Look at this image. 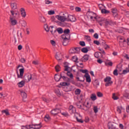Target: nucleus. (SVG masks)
Masks as SVG:
<instances>
[{"label": "nucleus", "instance_id": "19", "mask_svg": "<svg viewBox=\"0 0 129 129\" xmlns=\"http://www.w3.org/2000/svg\"><path fill=\"white\" fill-rule=\"evenodd\" d=\"M94 56H95V58H97V59H99V58H100V56H101V52H96L94 53Z\"/></svg>", "mask_w": 129, "mask_h": 129}, {"label": "nucleus", "instance_id": "27", "mask_svg": "<svg viewBox=\"0 0 129 129\" xmlns=\"http://www.w3.org/2000/svg\"><path fill=\"white\" fill-rule=\"evenodd\" d=\"M60 85L61 86H69L70 85V83L67 82H61L60 83Z\"/></svg>", "mask_w": 129, "mask_h": 129}, {"label": "nucleus", "instance_id": "30", "mask_svg": "<svg viewBox=\"0 0 129 129\" xmlns=\"http://www.w3.org/2000/svg\"><path fill=\"white\" fill-rule=\"evenodd\" d=\"M42 100L43 101H44V102L48 103V102H50V101H51V100L50 98H42Z\"/></svg>", "mask_w": 129, "mask_h": 129}, {"label": "nucleus", "instance_id": "60", "mask_svg": "<svg viewBox=\"0 0 129 129\" xmlns=\"http://www.w3.org/2000/svg\"><path fill=\"white\" fill-rule=\"evenodd\" d=\"M50 43L51 45H52V46H56V42H55V41L53 40H50Z\"/></svg>", "mask_w": 129, "mask_h": 129}, {"label": "nucleus", "instance_id": "32", "mask_svg": "<svg viewBox=\"0 0 129 129\" xmlns=\"http://www.w3.org/2000/svg\"><path fill=\"white\" fill-rule=\"evenodd\" d=\"M54 79L55 81H60V79H61V77H59V76H57V74H55L54 76Z\"/></svg>", "mask_w": 129, "mask_h": 129}, {"label": "nucleus", "instance_id": "59", "mask_svg": "<svg viewBox=\"0 0 129 129\" xmlns=\"http://www.w3.org/2000/svg\"><path fill=\"white\" fill-rule=\"evenodd\" d=\"M75 10L76 12H81V8H80V7H76Z\"/></svg>", "mask_w": 129, "mask_h": 129}, {"label": "nucleus", "instance_id": "10", "mask_svg": "<svg viewBox=\"0 0 129 129\" xmlns=\"http://www.w3.org/2000/svg\"><path fill=\"white\" fill-rule=\"evenodd\" d=\"M76 21V18L73 15H68V18H67V22H75Z\"/></svg>", "mask_w": 129, "mask_h": 129}, {"label": "nucleus", "instance_id": "45", "mask_svg": "<svg viewBox=\"0 0 129 129\" xmlns=\"http://www.w3.org/2000/svg\"><path fill=\"white\" fill-rule=\"evenodd\" d=\"M78 60V58L76 56H74L72 57V60L74 62H77V60Z\"/></svg>", "mask_w": 129, "mask_h": 129}, {"label": "nucleus", "instance_id": "23", "mask_svg": "<svg viewBox=\"0 0 129 129\" xmlns=\"http://www.w3.org/2000/svg\"><path fill=\"white\" fill-rule=\"evenodd\" d=\"M56 31L58 32V34H62V33H63V29L61 28H57L56 30L54 31V33H56Z\"/></svg>", "mask_w": 129, "mask_h": 129}, {"label": "nucleus", "instance_id": "2", "mask_svg": "<svg viewBox=\"0 0 129 129\" xmlns=\"http://www.w3.org/2000/svg\"><path fill=\"white\" fill-rule=\"evenodd\" d=\"M99 22H104L106 27L108 26V25H110V26H113V25H115V22H114L110 20L106 19L105 18H102L101 20L99 21Z\"/></svg>", "mask_w": 129, "mask_h": 129}, {"label": "nucleus", "instance_id": "47", "mask_svg": "<svg viewBox=\"0 0 129 129\" xmlns=\"http://www.w3.org/2000/svg\"><path fill=\"white\" fill-rule=\"evenodd\" d=\"M112 98L114 100H117L118 99V97L115 96V93L112 94Z\"/></svg>", "mask_w": 129, "mask_h": 129}, {"label": "nucleus", "instance_id": "17", "mask_svg": "<svg viewBox=\"0 0 129 129\" xmlns=\"http://www.w3.org/2000/svg\"><path fill=\"white\" fill-rule=\"evenodd\" d=\"M20 12H21V15L22 18H26V16H27V14H26V11H25V9L24 8L20 9Z\"/></svg>", "mask_w": 129, "mask_h": 129}, {"label": "nucleus", "instance_id": "34", "mask_svg": "<svg viewBox=\"0 0 129 129\" xmlns=\"http://www.w3.org/2000/svg\"><path fill=\"white\" fill-rule=\"evenodd\" d=\"M75 49L76 53L79 54V53H80V50L81 49V47H75Z\"/></svg>", "mask_w": 129, "mask_h": 129}, {"label": "nucleus", "instance_id": "37", "mask_svg": "<svg viewBox=\"0 0 129 129\" xmlns=\"http://www.w3.org/2000/svg\"><path fill=\"white\" fill-rule=\"evenodd\" d=\"M60 69L61 67H60V66H59L58 64L55 67V71L56 72H59L60 71Z\"/></svg>", "mask_w": 129, "mask_h": 129}, {"label": "nucleus", "instance_id": "61", "mask_svg": "<svg viewBox=\"0 0 129 129\" xmlns=\"http://www.w3.org/2000/svg\"><path fill=\"white\" fill-rule=\"evenodd\" d=\"M94 44H96V45H100V42L98 41V40H94Z\"/></svg>", "mask_w": 129, "mask_h": 129}, {"label": "nucleus", "instance_id": "21", "mask_svg": "<svg viewBox=\"0 0 129 129\" xmlns=\"http://www.w3.org/2000/svg\"><path fill=\"white\" fill-rule=\"evenodd\" d=\"M90 98L91 99H92V100H93V101H94L95 100H96V99H97V98L96 97V95H95V94H91Z\"/></svg>", "mask_w": 129, "mask_h": 129}, {"label": "nucleus", "instance_id": "39", "mask_svg": "<svg viewBox=\"0 0 129 129\" xmlns=\"http://www.w3.org/2000/svg\"><path fill=\"white\" fill-rule=\"evenodd\" d=\"M67 74L68 76H69L70 78H71V79H73V74L71 73V72H68Z\"/></svg>", "mask_w": 129, "mask_h": 129}, {"label": "nucleus", "instance_id": "33", "mask_svg": "<svg viewBox=\"0 0 129 129\" xmlns=\"http://www.w3.org/2000/svg\"><path fill=\"white\" fill-rule=\"evenodd\" d=\"M123 109L122 106H118L117 107V111L119 112V113H121V110Z\"/></svg>", "mask_w": 129, "mask_h": 129}, {"label": "nucleus", "instance_id": "12", "mask_svg": "<svg viewBox=\"0 0 129 129\" xmlns=\"http://www.w3.org/2000/svg\"><path fill=\"white\" fill-rule=\"evenodd\" d=\"M21 95L23 98V101H25V99H26V98H27V93L25 92V91H24V90H19Z\"/></svg>", "mask_w": 129, "mask_h": 129}, {"label": "nucleus", "instance_id": "40", "mask_svg": "<svg viewBox=\"0 0 129 129\" xmlns=\"http://www.w3.org/2000/svg\"><path fill=\"white\" fill-rule=\"evenodd\" d=\"M100 44L101 45H102V46H106V47H108V45L105 44V41H104V40H101L100 41Z\"/></svg>", "mask_w": 129, "mask_h": 129}, {"label": "nucleus", "instance_id": "9", "mask_svg": "<svg viewBox=\"0 0 129 129\" xmlns=\"http://www.w3.org/2000/svg\"><path fill=\"white\" fill-rule=\"evenodd\" d=\"M75 116L78 122H81V123H83V120L82 119L81 116L78 113H76L75 114Z\"/></svg>", "mask_w": 129, "mask_h": 129}, {"label": "nucleus", "instance_id": "58", "mask_svg": "<svg viewBox=\"0 0 129 129\" xmlns=\"http://www.w3.org/2000/svg\"><path fill=\"white\" fill-rule=\"evenodd\" d=\"M113 74L115 76H117V75H118V73H117V70H115L113 71Z\"/></svg>", "mask_w": 129, "mask_h": 129}, {"label": "nucleus", "instance_id": "3", "mask_svg": "<svg viewBox=\"0 0 129 129\" xmlns=\"http://www.w3.org/2000/svg\"><path fill=\"white\" fill-rule=\"evenodd\" d=\"M104 82H105V86L107 87L108 86H111L113 82L111 81V78L110 77H107L104 80Z\"/></svg>", "mask_w": 129, "mask_h": 129}, {"label": "nucleus", "instance_id": "46", "mask_svg": "<svg viewBox=\"0 0 129 129\" xmlns=\"http://www.w3.org/2000/svg\"><path fill=\"white\" fill-rule=\"evenodd\" d=\"M97 96L98 97H102V96H103V94L100 92H98L97 93Z\"/></svg>", "mask_w": 129, "mask_h": 129}, {"label": "nucleus", "instance_id": "36", "mask_svg": "<svg viewBox=\"0 0 129 129\" xmlns=\"http://www.w3.org/2000/svg\"><path fill=\"white\" fill-rule=\"evenodd\" d=\"M21 25L22 27H24V28L26 27V26H27V22L25 21H22L21 22Z\"/></svg>", "mask_w": 129, "mask_h": 129}, {"label": "nucleus", "instance_id": "48", "mask_svg": "<svg viewBox=\"0 0 129 129\" xmlns=\"http://www.w3.org/2000/svg\"><path fill=\"white\" fill-rule=\"evenodd\" d=\"M60 78H62L64 81H67V79L68 78L67 77H65L64 76H62V74H60Z\"/></svg>", "mask_w": 129, "mask_h": 129}, {"label": "nucleus", "instance_id": "43", "mask_svg": "<svg viewBox=\"0 0 129 129\" xmlns=\"http://www.w3.org/2000/svg\"><path fill=\"white\" fill-rule=\"evenodd\" d=\"M76 105H77L78 108H81L82 105H81V102L80 101L77 102L76 103Z\"/></svg>", "mask_w": 129, "mask_h": 129}, {"label": "nucleus", "instance_id": "31", "mask_svg": "<svg viewBox=\"0 0 129 129\" xmlns=\"http://www.w3.org/2000/svg\"><path fill=\"white\" fill-rule=\"evenodd\" d=\"M117 10L116 9H112V13H113V16L115 17L117 16Z\"/></svg>", "mask_w": 129, "mask_h": 129}, {"label": "nucleus", "instance_id": "56", "mask_svg": "<svg viewBox=\"0 0 129 129\" xmlns=\"http://www.w3.org/2000/svg\"><path fill=\"white\" fill-rule=\"evenodd\" d=\"M48 15H54V14H55V11L53 10H50L48 12Z\"/></svg>", "mask_w": 129, "mask_h": 129}, {"label": "nucleus", "instance_id": "50", "mask_svg": "<svg viewBox=\"0 0 129 129\" xmlns=\"http://www.w3.org/2000/svg\"><path fill=\"white\" fill-rule=\"evenodd\" d=\"M80 71L82 73H85V74H88V70H80Z\"/></svg>", "mask_w": 129, "mask_h": 129}, {"label": "nucleus", "instance_id": "51", "mask_svg": "<svg viewBox=\"0 0 129 129\" xmlns=\"http://www.w3.org/2000/svg\"><path fill=\"white\" fill-rule=\"evenodd\" d=\"M32 64L34 65H38L39 64V60H33L32 61Z\"/></svg>", "mask_w": 129, "mask_h": 129}, {"label": "nucleus", "instance_id": "35", "mask_svg": "<svg viewBox=\"0 0 129 129\" xmlns=\"http://www.w3.org/2000/svg\"><path fill=\"white\" fill-rule=\"evenodd\" d=\"M67 82H71V83H72L73 84H74L75 83V82H74V81L73 80V79H71V78H68L67 80Z\"/></svg>", "mask_w": 129, "mask_h": 129}, {"label": "nucleus", "instance_id": "49", "mask_svg": "<svg viewBox=\"0 0 129 129\" xmlns=\"http://www.w3.org/2000/svg\"><path fill=\"white\" fill-rule=\"evenodd\" d=\"M75 50V47L71 48L70 50L71 54H76Z\"/></svg>", "mask_w": 129, "mask_h": 129}, {"label": "nucleus", "instance_id": "29", "mask_svg": "<svg viewBox=\"0 0 129 129\" xmlns=\"http://www.w3.org/2000/svg\"><path fill=\"white\" fill-rule=\"evenodd\" d=\"M2 113H5L6 115H10V112L8 109L3 110L2 111Z\"/></svg>", "mask_w": 129, "mask_h": 129}, {"label": "nucleus", "instance_id": "5", "mask_svg": "<svg viewBox=\"0 0 129 129\" xmlns=\"http://www.w3.org/2000/svg\"><path fill=\"white\" fill-rule=\"evenodd\" d=\"M108 127L109 129H118L117 128V124L113 122H110L108 123Z\"/></svg>", "mask_w": 129, "mask_h": 129}, {"label": "nucleus", "instance_id": "63", "mask_svg": "<svg viewBox=\"0 0 129 129\" xmlns=\"http://www.w3.org/2000/svg\"><path fill=\"white\" fill-rule=\"evenodd\" d=\"M124 97H125L126 98H129V94L128 93H125L123 95Z\"/></svg>", "mask_w": 129, "mask_h": 129}, {"label": "nucleus", "instance_id": "54", "mask_svg": "<svg viewBox=\"0 0 129 129\" xmlns=\"http://www.w3.org/2000/svg\"><path fill=\"white\" fill-rule=\"evenodd\" d=\"M76 79L78 80V81H80V82H84V78H83V80H80V78L79 77H76Z\"/></svg>", "mask_w": 129, "mask_h": 129}, {"label": "nucleus", "instance_id": "14", "mask_svg": "<svg viewBox=\"0 0 129 129\" xmlns=\"http://www.w3.org/2000/svg\"><path fill=\"white\" fill-rule=\"evenodd\" d=\"M59 112H61V110L59 108L54 109L51 111V113L53 115H56V114H58Z\"/></svg>", "mask_w": 129, "mask_h": 129}, {"label": "nucleus", "instance_id": "24", "mask_svg": "<svg viewBox=\"0 0 129 129\" xmlns=\"http://www.w3.org/2000/svg\"><path fill=\"white\" fill-rule=\"evenodd\" d=\"M83 106H85V107H86L87 109L86 110H88V109H89L90 107H91V105H89V102L87 103V105H85V103L83 104Z\"/></svg>", "mask_w": 129, "mask_h": 129}, {"label": "nucleus", "instance_id": "26", "mask_svg": "<svg viewBox=\"0 0 129 129\" xmlns=\"http://www.w3.org/2000/svg\"><path fill=\"white\" fill-rule=\"evenodd\" d=\"M61 55V53H59L58 52H57L55 54V58L56 59V60H61V57H60Z\"/></svg>", "mask_w": 129, "mask_h": 129}, {"label": "nucleus", "instance_id": "13", "mask_svg": "<svg viewBox=\"0 0 129 129\" xmlns=\"http://www.w3.org/2000/svg\"><path fill=\"white\" fill-rule=\"evenodd\" d=\"M15 19L16 18H13V17H10L11 25H12V26H16V25L18 24V21H17V20Z\"/></svg>", "mask_w": 129, "mask_h": 129}, {"label": "nucleus", "instance_id": "25", "mask_svg": "<svg viewBox=\"0 0 129 129\" xmlns=\"http://www.w3.org/2000/svg\"><path fill=\"white\" fill-rule=\"evenodd\" d=\"M44 120L45 121H49V120H51V117H50V116L49 115H46L44 117Z\"/></svg>", "mask_w": 129, "mask_h": 129}, {"label": "nucleus", "instance_id": "6", "mask_svg": "<svg viewBox=\"0 0 129 129\" xmlns=\"http://www.w3.org/2000/svg\"><path fill=\"white\" fill-rule=\"evenodd\" d=\"M61 39H62V45L63 46H67L69 43V40H70V37H66L64 36H61Z\"/></svg>", "mask_w": 129, "mask_h": 129}, {"label": "nucleus", "instance_id": "1", "mask_svg": "<svg viewBox=\"0 0 129 129\" xmlns=\"http://www.w3.org/2000/svg\"><path fill=\"white\" fill-rule=\"evenodd\" d=\"M20 74H19V72L17 71V78H23V80L25 82H30L31 80H34L31 74H26L24 76V72H25V69L22 68L19 70Z\"/></svg>", "mask_w": 129, "mask_h": 129}, {"label": "nucleus", "instance_id": "52", "mask_svg": "<svg viewBox=\"0 0 129 129\" xmlns=\"http://www.w3.org/2000/svg\"><path fill=\"white\" fill-rule=\"evenodd\" d=\"M20 62H21V63H26V59H25V58H21L20 60H19Z\"/></svg>", "mask_w": 129, "mask_h": 129}, {"label": "nucleus", "instance_id": "18", "mask_svg": "<svg viewBox=\"0 0 129 129\" xmlns=\"http://www.w3.org/2000/svg\"><path fill=\"white\" fill-rule=\"evenodd\" d=\"M25 82H26L24 80H23L18 83L17 84L18 87H20V88H21L22 87H24V86H25Z\"/></svg>", "mask_w": 129, "mask_h": 129}, {"label": "nucleus", "instance_id": "42", "mask_svg": "<svg viewBox=\"0 0 129 129\" xmlns=\"http://www.w3.org/2000/svg\"><path fill=\"white\" fill-rule=\"evenodd\" d=\"M128 72H129V69L126 68L125 70H123L122 74H126Z\"/></svg>", "mask_w": 129, "mask_h": 129}, {"label": "nucleus", "instance_id": "22", "mask_svg": "<svg viewBox=\"0 0 129 129\" xmlns=\"http://www.w3.org/2000/svg\"><path fill=\"white\" fill-rule=\"evenodd\" d=\"M84 62H86V61H88V59H89V55L88 54H85L83 57Z\"/></svg>", "mask_w": 129, "mask_h": 129}, {"label": "nucleus", "instance_id": "28", "mask_svg": "<svg viewBox=\"0 0 129 129\" xmlns=\"http://www.w3.org/2000/svg\"><path fill=\"white\" fill-rule=\"evenodd\" d=\"M69 109H70V111H71V112H73V113H74V112H75L76 111L75 108H74L73 106H70L69 107Z\"/></svg>", "mask_w": 129, "mask_h": 129}, {"label": "nucleus", "instance_id": "64", "mask_svg": "<svg viewBox=\"0 0 129 129\" xmlns=\"http://www.w3.org/2000/svg\"><path fill=\"white\" fill-rule=\"evenodd\" d=\"M94 38H95V39H98V34L97 33H95L94 35H93Z\"/></svg>", "mask_w": 129, "mask_h": 129}, {"label": "nucleus", "instance_id": "53", "mask_svg": "<svg viewBox=\"0 0 129 129\" xmlns=\"http://www.w3.org/2000/svg\"><path fill=\"white\" fill-rule=\"evenodd\" d=\"M79 44L82 47H85V42L84 41H80Z\"/></svg>", "mask_w": 129, "mask_h": 129}, {"label": "nucleus", "instance_id": "7", "mask_svg": "<svg viewBox=\"0 0 129 129\" xmlns=\"http://www.w3.org/2000/svg\"><path fill=\"white\" fill-rule=\"evenodd\" d=\"M55 18L57 19L58 21H60L62 23H64V22H65V21H67V17L65 16H62L61 15H56L55 16Z\"/></svg>", "mask_w": 129, "mask_h": 129}, {"label": "nucleus", "instance_id": "11", "mask_svg": "<svg viewBox=\"0 0 129 129\" xmlns=\"http://www.w3.org/2000/svg\"><path fill=\"white\" fill-rule=\"evenodd\" d=\"M10 13H11L10 17H12L13 18H16V16L19 15V11H15L14 10H11Z\"/></svg>", "mask_w": 129, "mask_h": 129}, {"label": "nucleus", "instance_id": "62", "mask_svg": "<svg viewBox=\"0 0 129 129\" xmlns=\"http://www.w3.org/2000/svg\"><path fill=\"white\" fill-rule=\"evenodd\" d=\"M41 21L42 23H46V19H45V17H41Z\"/></svg>", "mask_w": 129, "mask_h": 129}, {"label": "nucleus", "instance_id": "16", "mask_svg": "<svg viewBox=\"0 0 129 129\" xmlns=\"http://www.w3.org/2000/svg\"><path fill=\"white\" fill-rule=\"evenodd\" d=\"M84 77H85L87 82H88L89 83H90V82H91V78H90L89 74H85Z\"/></svg>", "mask_w": 129, "mask_h": 129}, {"label": "nucleus", "instance_id": "57", "mask_svg": "<svg viewBox=\"0 0 129 129\" xmlns=\"http://www.w3.org/2000/svg\"><path fill=\"white\" fill-rule=\"evenodd\" d=\"M85 39H86L87 40L90 41H91V38H90V36H88V35H86L85 37Z\"/></svg>", "mask_w": 129, "mask_h": 129}, {"label": "nucleus", "instance_id": "44", "mask_svg": "<svg viewBox=\"0 0 129 129\" xmlns=\"http://www.w3.org/2000/svg\"><path fill=\"white\" fill-rule=\"evenodd\" d=\"M80 92H81V90L79 89H77L75 92V94L77 95H78L79 94H80Z\"/></svg>", "mask_w": 129, "mask_h": 129}, {"label": "nucleus", "instance_id": "8", "mask_svg": "<svg viewBox=\"0 0 129 129\" xmlns=\"http://www.w3.org/2000/svg\"><path fill=\"white\" fill-rule=\"evenodd\" d=\"M61 37L70 38V30L69 29H65L63 31V34L61 35Z\"/></svg>", "mask_w": 129, "mask_h": 129}, {"label": "nucleus", "instance_id": "15", "mask_svg": "<svg viewBox=\"0 0 129 129\" xmlns=\"http://www.w3.org/2000/svg\"><path fill=\"white\" fill-rule=\"evenodd\" d=\"M10 7L12 10H17L18 9V7L17 6V3H10Z\"/></svg>", "mask_w": 129, "mask_h": 129}, {"label": "nucleus", "instance_id": "55", "mask_svg": "<svg viewBox=\"0 0 129 129\" xmlns=\"http://www.w3.org/2000/svg\"><path fill=\"white\" fill-rule=\"evenodd\" d=\"M93 110L95 113H97V112H98V108H97L96 106L94 107Z\"/></svg>", "mask_w": 129, "mask_h": 129}, {"label": "nucleus", "instance_id": "20", "mask_svg": "<svg viewBox=\"0 0 129 129\" xmlns=\"http://www.w3.org/2000/svg\"><path fill=\"white\" fill-rule=\"evenodd\" d=\"M55 93H56V95L58 96V97H60V96L61 95V92H60V90L59 89H56L55 90Z\"/></svg>", "mask_w": 129, "mask_h": 129}, {"label": "nucleus", "instance_id": "38", "mask_svg": "<svg viewBox=\"0 0 129 129\" xmlns=\"http://www.w3.org/2000/svg\"><path fill=\"white\" fill-rule=\"evenodd\" d=\"M81 51L83 53H87L88 52V49L87 47H84L82 48Z\"/></svg>", "mask_w": 129, "mask_h": 129}, {"label": "nucleus", "instance_id": "4", "mask_svg": "<svg viewBox=\"0 0 129 129\" xmlns=\"http://www.w3.org/2000/svg\"><path fill=\"white\" fill-rule=\"evenodd\" d=\"M43 126L42 125V123H39V124H32L28 125V128H33V129H40Z\"/></svg>", "mask_w": 129, "mask_h": 129}, {"label": "nucleus", "instance_id": "41", "mask_svg": "<svg viewBox=\"0 0 129 129\" xmlns=\"http://www.w3.org/2000/svg\"><path fill=\"white\" fill-rule=\"evenodd\" d=\"M44 29L46 32H49L50 31V27L48 26V25L46 24L44 25Z\"/></svg>", "mask_w": 129, "mask_h": 129}]
</instances>
